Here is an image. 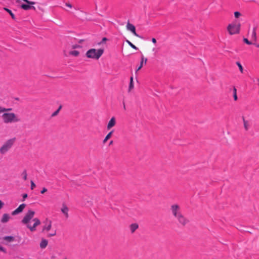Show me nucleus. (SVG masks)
<instances>
[{"instance_id":"nucleus-1","label":"nucleus","mask_w":259,"mask_h":259,"mask_svg":"<svg viewBox=\"0 0 259 259\" xmlns=\"http://www.w3.org/2000/svg\"><path fill=\"white\" fill-rule=\"evenodd\" d=\"M34 214V211L29 210L21 221L22 223L26 225L27 227L29 229L31 232L35 231L36 230V227L41 223L40 220L38 218H34L33 219V221L34 222L33 225H30L29 222L30 220L33 218Z\"/></svg>"},{"instance_id":"nucleus-2","label":"nucleus","mask_w":259,"mask_h":259,"mask_svg":"<svg viewBox=\"0 0 259 259\" xmlns=\"http://www.w3.org/2000/svg\"><path fill=\"white\" fill-rule=\"evenodd\" d=\"M241 24L238 20H235L227 26V30L230 35L239 34L240 31Z\"/></svg>"},{"instance_id":"nucleus-3","label":"nucleus","mask_w":259,"mask_h":259,"mask_svg":"<svg viewBox=\"0 0 259 259\" xmlns=\"http://www.w3.org/2000/svg\"><path fill=\"white\" fill-rule=\"evenodd\" d=\"M104 53V49H91L89 50L85 54V56L88 58L98 60Z\"/></svg>"},{"instance_id":"nucleus-4","label":"nucleus","mask_w":259,"mask_h":259,"mask_svg":"<svg viewBox=\"0 0 259 259\" xmlns=\"http://www.w3.org/2000/svg\"><path fill=\"white\" fill-rule=\"evenodd\" d=\"M2 118L6 123L20 121V119L18 118L14 113H5L3 114Z\"/></svg>"},{"instance_id":"nucleus-5","label":"nucleus","mask_w":259,"mask_h":259,"mask_svg":"<svg viewBox=\"0 0 259 259\" xmlns=\"http://www.w3.org/2000/svg\"><path fill=\"white\" fill-rule=\"evenodd\" d=\"M15 138L11 139L7 141L2 147L0 148V152L2 154H5L13 146L15 141Z\"/></svg>"},{"instance_id":"nucleus-6","label":"nucleus","mask_w":259,"mask_h":259,"mask_svg":"<svg viewBox=\"0 0 259 259\" xmlns=\"http://www.w3.org/2000/svg\"><path fill=\"white\" fill-rule=\"evenodd\" d=\"M179 224L185 227L189 223V220L182 213L175 218Z\"/></svg>"},{"instance_id":"nucleus-7","label":"nucleus","mask_w":259,"mask_h":259,"mask_svg":"<svg viewBox=\"0 0 259 259\" xmlns=\"http://www.w3.org/2000/svg\"><path fill=\"white\" fill-rule=\"evenodd\" d=\"M170 210L172 215L176 218L177 215L182 213L180 206L177 204H174L170 206Z\"/></svg>"},{"instance_id":"nucleus-8","label":"nucleus","mask_w":259,"mask_h":259,"mask_svg":"<svg viewBox=\"0 0 259 259\" xmlns=\"http://www.w3.org/2000/svg\"><path fill=\"white\" fill-rule=\"evenodd\" d=\"M126 28L127 30L131 31L133 34L138 36L141 37L136 32V28L135 26L132 24H131L129 22H127L126 25Z\"/></svg>"},{"instance_id":"nucleus-9","label":"nucleus","mask_w":259,"mask_h":259,"mask_svg":"<svg viewBox=\"0 0 259 259\" xmlns=\"http://www.w3.org/2000/svg\"><path fill=\"white\" fill-rule=\"evenodd\" d=\"M25 207H26L25 204H24V203L21 204V205H19V206L17 209H16L15 210H14L12 212V214L13 215H16V214L21 212L23 210V209L25 208Z\"/></svg>"},{"instance_id":"nucleus-10","label":"nucleus","mask_w":259,"mask_h":259,"mask_svg":"<svg viewBox=\"0 0 259 259\" xmlns=\"http://www.w3.org/2000/svg\"><path fill=\"white\" fill-rule=\"evenodd\" d=\"M32 5H29L27 4V5L26 4H22L21 5V8L24 10H31V9H32L33 10H35V7L32 6Z\"/></svg>"},{"instance_id":"nucleus-11","label":"nucleus","mask_w":259,"mask_h":259,"mask_svg":"<svg viewBox=\"0 0 259 259\" xmlns=\"http://www.w3.org/2000/svg\"><path fill=\"white\" fill-rule=\"evenodd\" d=\"M116 123L115 118V117H113L111 118V119L110 120L109 122L108 123L107 128V130L111 129L112 127H113Z\"/></svg>"},{"instance_id":"nucleus-12","label":"nucleus","mask_w":259,"mask_h":259,"mask_svg":"<svg viewBox=\"0 0 259 259\" xmlns=\"http://www.w3.org/2000/svg\"><path fill=\"white\" fill-rule=\"evenodd\" d=\"M52 228V222L49 221L48 224H46L45 226L43 227L42 232H44L45 231H49L51 230Z\"/></svg>"},{"instance_id":"nucleus-13","label":"nucleus","mask_w":259,"mask_h":259,"mask_svg":"<svg viewBox=\"0 0 259 259\" xmlns=\"http://www.w3.org/2000/svg\"><path fill=\"white\" fill-rule=\"evenodd\" d=\"M10 218L9 214L5 213L3 214V217L1 219V222L3 223H6L8 222Z\"/></svg>"},{"instance_id":"nucleus-14","label":"nucleus","mask_w":259,"mask_h":259,"mask_svg":"<svg viewBox=\"0 0 259 259\" xmlns=\"http://www.w3.org/2000/svg\"><path fill=\"white\" fill-rule=\"evenodd\" d=\"M147 61V58H144V56H142V57H141V62H140V65L137 68V69L136 70V72L142 68V67L143 66L144 63L145 64H146Z\"/></svg>"},{"instance_id":"nucleus-15","label":"nucleus","mask_w":259,"mask_h":259,"mask_svg":"<svg viewBox=\"0 0 259 259\" xmlns=\"http://www.w3.org/2000/svg\"><path fill=\"white\" fill-rule=\"evenodd\" d=\"M61 211L62 212V213H63L65 214L66 218H68V208L67 207V206L63 204V207L61 208Z\"/></svg>"},{"instance_id":"nucleus-16","label":"nucleus","mask_w":259,"mask_h":259,"mask_svg":"<svg viewBox=\"0 0 259 259\" xmlns=\"http://www.w3.org/2000/svg\"><path fill=\"white\" fill-rule=\"evenodd\" d=\"M48 243V241L47 240H46L45 239H42L41 240V242L40 243V247L41 249L45 248L47 247Z\"/></svg>"},{"instance_id":"nucleus-17","label":"nucleus","mask_w":259,"mask_h":259,"mask_svg":"<svg viewBox=\"0 0 259 259\" xmlns=\"http://www.w3.org/2000/svg\"><path fill=\"white\" fill-rule=\"evenodd\" d=\"M139 226L136 223H134L130 226V230L132 233H133L138 228Z\"/></svg>"},{"instance_id":"nucleus-18","label":"nucleus","mask_w":259,"mask_h":259,"mask_svg":"<svg viewBox=\"0 0 259 259\" xmlns=\"http://www.w3.org/2000/svg\"><path fill=\"white\" fill-rule=\"evenodd\" d=\"M242 120H243V122L244 127L245 131H247L248 130V129L250 127L249 122L247 120H246L244 117H242Z\"/></svg>"},{"instance_id":"nucleus-19","label":"nucleus","mask_w":259,"mask_h":259,"mask_svg":"<svg viewBox=\"0 0 259 259\" xmlns=\"http://www.w3.org/2000/svg\"><path fill=\"white\" fill-rule=\"evenodd\" d=\"M256 29H257L256 26H255L253 27V30H252V33L251 34V39L254 41H256L257 39L256 33Z\"/></svg>"},{"instance_id":"nucleus-20","label":"nucleus","mask_w":259,"mask_h":259,"mask_svg":"<svg viewBox=\"0 0 259 259\" xmlns=\"http://www.w3.org/2000/svg\"><path fill=\"white\" fill-rule=\"evenodd\" d=\"M3 240L8 242H11L15 240V238L13 236H5L3 237Z\"/></svg>"},{"instance_id":"nucleus-21","label":"nucleus","mask_w":259,"mask_h":259,"mask_svg":"<svg viewBox=\"0 0 259 259\" xmlns=\"http://www.w3.org/2000/svg\"><path fill=\"white\" fill-rule=\"evenodd\" d=\"M113 133V131H112L107 134V135L106 136V137L105 138L103 141V143H105L108 141V140H109L111 138Z\"/></svg>"},{"instance_id":"nucleus-22","label":"nucleus","mask_w":259,"mask_h":259,"mask_svg":"<svg viewBox=\"0 0 259 259\" xmlns=\"http://www.w3.org/2000/svg\"><path fill=\"white\" fill-rule=\"evenodd\" d=\"M134 88V82H133V77L131 76L130 78V82L128 87V92H130Z\"/></svg>"},{"instance_id":"nucleus-23","label":"nucleus","mask_w":259,"mask_h":259,"mask_svg":"<svg viewBox=\"0 0 259 259\" xmlns=\"http://www.w3.org/2000/svg\"><path fill=\"white\" fill-rule=\"evenodd\" d=\"M4 9L11 16L12 18L13 19V20H15L16 19V17L14 15V14L12 13V12L11 11V10H9V9L8 8H4Z\"/></svg>"},{"instance_id":"nucleus-24","label":"nucleus","mask_w":259,"mask_h":259,"mask_svg":"<svg viewBox=\"0 0 259 259\" xmlns=\"http://www.w3.org/2000/svg\"><path fill=\"white\" fill-rule=\"evenodd\" d=\"M21 176H22L23 179L24 181L27 180V170L26 169H24L22 173L21 174Z\"/></svg>"},{"instance_id":"nucleus-25","label":"nucleus","mask_w":259,"mask_h":259,"mask_svg":"<svg viewBox=\"0 0 259 259\" xmlns=\"http://www.w3.org/2000/svg\"><path fill=\"white\" fill-rule=\"evenodd\" d=\"M69 54L71 55H72L73 56L77 57V56H78L79 55V52L78 51L74 50V51H70L69 52Z\"/></svg>"},{"instance_id":"nucleus-26","label":"nucleus","mask_w":259,"mask_h":259,"mask_svg":"<svg viewBox=\"0 0 259 259\" xmlns=\"http://www.w3.org/2000/svg\"><path fill=\"white\" fill-rule=\"evenodd\" d=\"M233 98L235 101H237L238 99L237 96V90L235 87L233 88Z\"/></svg>"},{"instance_id":"nucleus-27","label":"nucleus","mask_w":259,"mask_h":259,"mask_svg":"<svg viewBox=\"0 0 259 259\" xmlns=\"http://www.w3.org/2000/svg\"><path fill=\"white\" fill-rule=\"evenodd\" d=\"M61 108H62V106H60L59 108L52 114L51 116L52 117H54V116H57L58 114V113H59L60 109H61Z\"/></svg>"},{"instance_id":"nucleus-28","label":"nucleus","mask_w":259,"mask_h":259,"mask_svg":"<svg viewBox=\"0 0 259 259\" xmlns=\"http://www.w3.org/2000/svg\"><path fill=\"white\" fill-rule=\"evenodd\" d=\"M126 42L127 44L133 49L135 50H138V48L136 47L134 45H133L131 42H130L129 40H126Z\"/></svg>"},{"instance_id":"nucleus-29","label":"nucleus","mask_w":259,"mask_h":259,"mask_svg":"<svg viewBox=\"0 0 259 259\" xmlns=\"http://www.w3.org/2000/svg\"><path fill=\"white\" fill-rule=\"evenodd\" d=\"M236 64L237 65H238L239 68V70L241 72H243V67L241 65V64L239 62H236Z\"/></svg>"},{"instance_id":"nucleus-30","label":"nucleus","mask_w":259,"mask_h":259,"mask_svg":"<svg viewBox=\"0 0 259 259\" xmlns=\"http://www.w3.org/2000/svg\"><path fill=\"white\" fill-rule=\"evenodd\" d=\"M243 41L247 45H250L252 44V42L248 40L246 38H243Z\"/></svg>"},{"instance_id":"nucleus-31","label":"nucleus","mask_w":259,"mask_h":259,"mask_svg":"<svg viewBox=\"0 0 259 259\" xmlns=\"http://www.w3.org/2000/svg\"><path fill=\"white\" fill-rule=\"evenodd\" d=\"M241 15V13L237 11L234 13V16L236 18H239Z\"/></svg>"},{"instance_id":"nucleus-32","label":"nucleus","mask_w":259,"mask_h":259,"mask_svg":"<svg viewBox=\"0 0 259 259\" xmlns=\"http://www.w3.org/2000/svg\"><path fill=\"white\" fill-rule=\"evenodd\" d=\"M30 183H31V189L33 190L36 187V185L32 181H31Z\"/></svg>"},{"instance_id":"nucleus-33","label":"nucleus","mask_w":259,"mask_h":259,"mask_svg":"<svg viewBox=\"0 0 259 259\" xmlns=\"http://www.w3.org/2000/svg\"><path fill=\"white\" fill-rule=\"evenodd\" d=\"M56 234V231H55L53 233L49 234L47 236L48 237H51L55 236Z\"/></svg>"},{"instance_id":"nucleus-34","label":"nucleus","mask_w":259,"mask_h":259,"mask_svg":"<svg viewBox=\"0 0 259 259\" xmlns=\"http://www.w3.org/2000/svg\"><path fill=\"white\" fill-rule=\"evenodd\" d=\"M0 250L5 253H6V249L4 247H3V246H2L1 245H0Z\"/></svg>"},{"instance_id":"nucleus-35","label":"nucleus","mask_w":259,"mask_h":259,"mask_svg":"<svg viewBox=\"0 0 259 259\" xmlns=\"http://www.w3.org/2000/svg\"><path fill=\"white\" fill-rule=\"evenodd\" d=\"M107 40H108V39L106 37H103L102 38V41L100 42H99V44L100 45V44H101L102 43H103L104 42L106 41Z\"/></svg>"},{"instance_id":"nucleus-36","label":"nucleus","mask_w":259,"mask_h":259,"mask_svg":"<svg viewBox=\"0 0 259 259\" xmlns=\"http://www.w3.org/2000/svg\"><path fill=\"white\" fill-rule=\"evenodd\" d=\"M28 195L27 194H23V195H22V197H23V199H22V201H24L25 199L27 197Z\"/></svg>"},{"instance_id":"nucleus-37","label":"nucleus","mask_w":259,"mask_h":259,"mask_svg":"<svg viewBox=\"0 0 259 259\" xmlns=\"http://www.w3.org/2000/svg\"><path fill=\"white\" fill-rule=\"evenodd\" d=\"M47 191V189L46 188H43L42 190L41 191L40 193L41 194H44V193L46 192Z\"/></svg>"},{"instance_id":"nucleus-38","label":"nucleus","mask_w":259,"mask_h":259,"mask_svg":"<svg viewBox=\"0 0 259 259\" xmlns=\"http://www.w3.org/2000/svg\"><path fill=\"white\" fill-rule=\"evenodd\" d=\"M65 5L67 6V7H68L70 8H71L72 7V6L70 4V3H66L65 4Z\"/></svg>"},{"instance_id":"nucleus-39","label":"nucleus","mask_w":259,"mask_h":259,"mask_svg":"<svg viewBox=\"0 0 259 259\" xmlns=\"http://www.w3.org/2000/svg\"><path fill=\"white\" fill-rule=\"evenodd\" d=\"M5 108H3L0 106V113L5 112Z\"/></svg>"},{"instance_id":"nucleus-40","label":"nucleus","mask_w":259,"mask_h":259,"mask_svg":"<svg viewBox=\"0 0 259 259\" xmlns=\"http://www.w3.org/2000/svg\"><path fill=\"white\" fill-rule=\"evenodd\" d=\"M4 203L0 200V209L3 207Z\"/></svg>"},{"instance_id":"nucleus-41","label":"nucleus","mask_w":259,"mask_h":259,"mask_svg":"<svg viewBox=\"0 0 259 259\" xmlns=\"http://www.w3.org/2000/svg\"><path fill=\"white\" fill-rule=\"evenodd\" d=\"M152 41L154 44H156V39L155 38H152Z\"/></svg>"},{"instance_id":"nucleus-42","label":"nucleus","mask_w":259,"mask_h":259,"mask_svg":"<svg viewBox=\"0 0 259 259\" xmlns=\"http://www.w3.org/2000/svg\"><path fill=\"white\" fill-rule=\"evenodd\" d=\"M5 111H11L12 110V108H5Z\"/></svg>"},{"instance_id":"nucleus-43","label":"nucleus","mask_w":259,"mask_h":259,"mask_svg":"<svg viewBox=\"0 0 259 259\" xmlns=\"http://www.w3.org/2000/svg\"><path fill=\"white\" fill-rule=\"evenodd\" d=\"M79 46H78V45H75V46H73L72 47V48H73V49H75V48H79Z\"/></svg>"},{"instance_id":"nucleus-44","label":"nucleus","mask_w":259,"mask_h":259,"mask_svg":"<svg viewBox=\"0 0 259 259\" xmlns=\"http://www.w3.org/2000/svg\"><path fill=\"white\" fill-rule=\"evenodd\" d=\"M254 45L257 47V48H258L259 47V44H254Z\"/></svg>"},{"instance_id":"nucleus-45","label":"nucleus","mask_w":259,"mask_h":259,"mask_svg":"<svg viewBox=\"0 0 259 259\" xmlns=\"http://www.w3.org/2000/svg\"><path fill=\"white\" fill-rule=\"evenodd\" d=\"M83 41V39H80L78 41L79 43H82Z\"/></svg>"},{"instance_id":"nucleus-46","label":"nucleus","mask_w":259,"mask_h":259,"mask_svg":"<svg viewBox=\"0 0 259 259\" xmlns=\"http://www.w3.org/2000/svg\"><path fill=\"white\" fill-rule=\"evenodd\" d=\"M123 109H124V110H126L125 105V104H124V102H123Z\"/></svg>"},{"instance_id":"nucleus-47","label":"nucleus","mask_w":259,"mask_h":259,"mask_svg":"<svg viewBox=\"0 0 259 259\" xmlns=\"http://www.w3.org/2000/svg\"><path fill=\"white\" fill-rule=\"evenodd\" d=\"M113 141H111L109 143V145H111L112 144H113Z\"/></svg>"},{"instance_id":"nucleus-48","label":"nucleus","mask_w":259,"mask_h":259,"mask_svg":"<svg viewBox=\"0 0 259 259\" xmlns=\"http://www.w3.org/2000/svg\"><path fill=\"white\" fill-rule=\"evenodd\" d=\"M257 81H258V85H259V79H257Z\"/></svg>"},{"instance_id":"nucleus-49","label":"nucleus","mask_w":259,"mask_h":259,"mask_svg":"<svg viewBox=\"0 0 259 259\" xmlns=\"http://www.w3.org/2000/svg\"><path fill=\"white\" fill-rule=\"evenodd\" d=\"M65 259H67V258H65Z\"/></svg>"}]
</instances>
